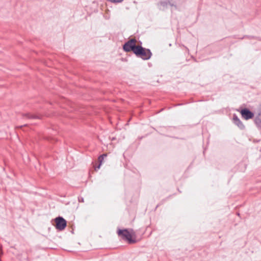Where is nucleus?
<instances>
[{
	"label": "nucleus",
	"mask_w": 261,
	"mask_h": 261,
	"mask_svg": "<svg viewBox=\"0 0 261 261\" xmlns=\"http://www.w3.org/2000/svg\"><path fill=\"white\" fill-rule=\"evenodd\" d=\"M117 233L123 240L129 244L139 241L142 236V233L138 229H118Z\"/></svg>",
	"instance_id": "nucleus-1"
},
{
	"label": "nucleus",
	"mask_w": 261,
	"mask_h": 261,
	"mask_svg": "<svg viewBox=\"0 0 261 261\" xmlns=\"http://www.w3.org/2000/svg\"><path fill=\"white\" fill-rule=\"evenodd\" d=\"M241 114L243 118L248 120L253 117L254 114L247 109H244L241 110Z\"/></svg>",
	"instance_id": "nucleus-6"
},
{
	"label": "nucleus",
	"mask_w": 261,
	"mask_h": 261,
	"mask_svg": "<svg viewBox=\"0 0 261 261\" xmlns=\"http://www.w3.org/2000/svg\"><path fill=\"white\" fill-rule=\"evenodd\" d=\"M109 2L115 3H119L122 2L123 0H108Z\"/></svg>",
	"instance_id": "nucleus-11"
},
{
	"label": "nucleus",
	"mask_w": 261,
	"mask_h": 261,
	"mask_svg": "<svg viewBox=\"0 0 261 261\" xmlns=\"http://www.w3.org/2000/svg\"><path fill=\"white\" fill-rule=\"evenodd\" d=\"M107 156V154H103L101 155H100L98 158V162H99V165L95 168V170H97V169H99L102 164V163L104 160V158Z\"/></svg>",
	"instance_id": "nucleus-9"
},
{
	"label": "nucleus",
	"mask_w": 261,
	"mask_h": 261,
	"mask_svg": "<svg viewBox=\"0 0 261 261\" xmlns=\"http://www.w3.org/2000/svg\"><path fill=\"white\" fill-rule=\"evenodd\" d=\"M168 6L174 7L176 9V6L174 5L170 0L161 1L158 4V7L160 10L164 11Z\"/></svg>",
	"instance_id": "nucleus-4"
},
{
	"label": "nucleus",
	"mask_w": 261,
	"mask_h": 261,
	"mask_svg": "<svg viewBox=\"0 0 261 261\" xmlns=\"http://www.w3.org/2000/svg\"><path fill=\"white\" fill-rule=\"evenodd\" d=\"M137 41L135 39H131L127 41L123 46L124 51L126 52L133 51L134 54L138 48V45H136Z\"/></svg>",
	"instance_id": "nucleus-3"
},
{
	"label": "nucleus",
	"mask_w": 261,
	"mask_h": 261,
	"mask_svg": "<svg viewBox=\"0 0 261 261\" xmlns=\"http://www.w3.org/2000/svg\"><path fill=\"white\" fill-rule=\"evenodd\" d=\"M56 224V228H65L67 225V222L63 217H58L55 219Z\"/></svg>",
	"instance_id": "nucleus-5"
},
{
	"label": "nucleus",
	"mask_w": 261,
	"mask_h": 261,
	"mask_svg": "<svg viewBox=\"0 0 261 261\" xmlns=\"http://www.w3.org/2000/svg\"><path fill=\"white\" fill-rule=\"evenodd\" d=\"M27 116L29 118H39V117L36 115H31V114H27Z\"/></svg>",
	"instance_id": "nucleus-10"
},
{
	"label": "nucleus",
	"mask_w": 261,
	"mask_h": 261,
	"mask_svg": "<svg viewBox=\"0 0 261 261\" xmlns=\"http://www.w3.org/2000/svg\"><path fill=\"white\" fill-rule=\"evenodd\" d=\"M137 57L143 60H148L150 58L152 54L149 49L143 48L141 46L138 45V48L135 54Z\"/></svg>",
	"instance_id": "nucleus-2"
},
{
	"label": "nucleus",
	"mask_w": 261,
	"mask_h": 261,
	"mask_svg": "<svg viewBox=\"0 0 261 261\" xmlns=\"http://www.w3.org/2000/svg\"><path fill=\"white\" fill-rule=\"evenodd\" d=\"M260 151H261V148H260Z\"/></svg>",
	"instance_id": "nucleus-12"
},
{
	"label": "nucleus",
	"mask_w": 261,
	"mask_h": 261,
	"mask_svg": "<svg viewBox=\"0 0 261 261\" xmlns=\"http://www.w3.org/2000/svg\"><path fill=\"white\" fill-rule=\"evenodd\" d=\"M254 123L258 128H261V113H259L255 117Z\"/></svg>",
	"instance_id": "nucleus-8"
},
{
	"label": "nucleus",
	"mask_w": 261,
	"mask_h": 261,
	"mask_svg": "<svg viewBox=\"0 0 261 261\" xmlns=\"http://www.w3.org/2000/svg\"><path fill=\"white\" fill-rule=\"evenodd\" d=\"M233 121L234 123L237 125L239 128L241 129H243L244 128V125L239 119V118L236 115H233Z\"/></svg>",
	"instance_id": "nucleus-7"
}]
</instances>
